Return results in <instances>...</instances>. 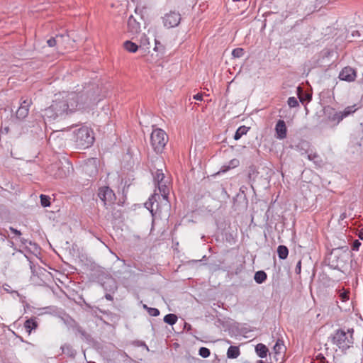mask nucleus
<instances>
[{
    "label": "nucleus",
    "mask_w": 363,
    "mask_h": 363,
    "mask_svg": "<svg viewBox=\"0 0 363 363\" xmlns=\"http://www.w3.org/2000/svg\"><path fill=\"white\" fill-rule=\"evenodd\" d=\"M67 99L57 98L52 104L43 111V117L45 122H52L58 118H62L65 115L77 108H84L96 103L95 99L87 94H77L72 93Z\"/></svg>",
    "instance_id": "nucleus-1"
},
{
    "label": "nucleus",
    "mask_w": 363,
    "mask_h": 363,
    "mask_svg": "<svg viewBox=\"0 0 363 363\" xmlns=\"http://www.w3.org/2000/svg\"><path fill=\"white\" fill-rule=\"evenodd\" d=\"M350 258V254L347 246L335 248L328 257V264L333 269L343 271Z\"/></svg>",
    "instance_id": "nucleus-2"
},
{
    "label": "nucleus",
    "mask_w": 363,
    "mask_h": 363,
    "mask_svg": "<svg viewBox=\"0 0 363 363\" xmlns=\"http://www.w3.org/2000/svg\"><path fill=\"white\" fill-rule=\"evenodd\" d=\"M74 138L76 146L80 150L88 148L94 141L93 130L86 126L81 127L74 131Z\"/></svg>",
    "instance_id": "nucleus-3"
},
{
    "label": "nucleus",
    "mask_w": 363,
    "mask_h": 363,
    "mask_svg": "<svg viewBox=\"0 0 363 363\" xmlns=\"http://www.w3.org/2000/svg\"><path fill=\"white\" fill-rule=\"evenodd\" d=\"M353 329L345 332L343 330H337L333 336V342L342 351L347 350L353 345Z\"/></svg>",
    "instance_id": "nucleus-4"
},
{
    "label": "nucleus",
    "mask_w": 363,
    "mask_h": 363,
    "mask_svg": "<svg viewBox=\"0 0 363 363\" xmlns=\"http://www.w3.org/2000/svg\"><path fill=\"white\" fill-rule=\"evenodd\" d=\"M150 142L154 150L161 153L168 142V136L163 130L157 128L152 132Z\"/></svg>",
    "instance_id": "nucleus-5"
},
{
    "label": "nucleus",
    "mask_w": 363,
    "mask_h": 363,
    "mask_svg": "<svg viewBox=\"0 0 363 363\" xmlns=\"http://www.w3.org/2000/svg\"><path fill=\"white\" fill-rule=\"evenodd\" d=\"M181 14L178 11H170L162 17L164 26L167 28H175L181 21Z\"/></svg>",
    "instance_id": "nucleus-6"
},
{
    "label": "nucleus",
    "mask_w": 363,
    "mask_h": 363,
    "mask_svg": "<svg viewBox=\"0 0 363 363\" xmlns=\"http://www.w3.org/2000/svg\"><path fill=\"white\" fill-rule=\"evenodd\" d=\"M82 172L90 177L98 173L97 161L96 158H89L82 166Z\"/></svg>",
    "instance_id": "nucleus-7"
},
{
    "label": "nucleus",
    "mask_w": 363,
    "mask_h": 363,
    "mask_svg": "<svg viewBox=\"0 0 363 363\" xmlns=\"http://www.w3.org/2000/svg\"><path fill=\"white\" fill-rule=\"evenodd\" d=\"M32 104L31 99H26L22 101L21 103V105L18 110L16 111V118L23 120L26 118L29 112V108L30 105Z\"/></svg>",
    "instance_id": "nucleus-8"
},
{
    "label": "nucleus",
    "mask_w": 363,
    "mask_h": 363,
    "mask_svg": "<svg viewBox=\"0 0 363 363\" xmlns=\"http://www.w3.org/2000/svg\"><path fill=\"white\" fill-rule=\"evenodd\" d=\"M357 77V72L350 67H344L339 74V78L341 80L349 82H354Z\"/></svg>",
    "instance_id": "nucleus-9"
},
{
    "label": "nucleus",
    "mask_w": 363,
    "mask_h": 363,
    "mask_svg": "<svg viewBox=\"0 0 363 363\" xmlns=\"http://www.w3.org/2000/svg\"><path fill=\"white\" fill-rule=\"evenodd\" d=\"M98 196L106 205L107 202H111L114 199L115 195L109 187L103 186L99 189Z\"/></svg>",
    "instance_id": "nucleus-10"
},
{
    "label": "nucleus",
    "mask_w": 363,
    "mask_h": 363,
    "mask_svg": "<svg viewBox=\"0 0 363 363\" xmlns=\"http://www.w3.org/2000/svg\"><path fill=\"white\" fill-rule=\"evenodd\" d=\"M276 137L278 139L283 140L286 138L287 128L285 122L283 120H279L275 126Z\"/></svg>",
    "instance_id": "nucleus-11"
},
{
    "label": "nucleus",
    "mask_w": 363,
    "mask_h": 363,
    "mask_svg": "<svg viewBox=\"0 0 363 363\" xmlns=\"http://www.w3.org/2000/svg\"><path fill=\"white\" fill-rule=\"evenodd\" d=\"M128 31L133 35L140 31V23L133 16H130L128 20Z\"/></svg>",
    "instance_id": "nucleus-12"
},
{
    "label": "nucleus",
    "mask_w": 363,
    "mask_h": 363,
    "mask_svg": "<svg viewBox=\"0 0 363 363\" xmlns=\"http://www.w3.org/2000/svg\"><path fill=\"white\" fill-rule=\"evenodd\" d=\"M307 158L309 160L313 161L314 164L318 167H321L323 164V161L321 157L316 152H307Z\"/></svg>",
    "instance_id": "nucleus-13"
},
{
    "label": "nucleus",
    "mask_w": 363,
    "mask_h": 363,
    "mask_svg": "<svg viewBox=\"0 0 363 363\" xmlns=\"http://www.w3.org/2000/svg\"><path fill=\"white\" fill-rule=\"evenodd\" d=\"M57 38H59L57 43V50H65L67 48L66 43L69 41V37L68 35H57Z\"/></svg>",
    "instance_id": "nucleus-14"
},
{
    "label": "nucleus",
    "mask_w": 363,
    "mask_h": 363,
    "mask_svg": "<svg viewBox=\"0 0 363 363\" xmlns=\"http://www.w3.org/2000/svg\"><path fill=\"white\" fill-rule=\"evenodd\" d=\"M38 325V323L35 318L28 319L24 323V327L28 334H30L33 330H35Z\"/></svg>",
    "instance_id": "nucleus-15"
},
{
    "label": "nucleus",
    "mask_w": 363,
    "mask_h": 363,
    "mask_svg": "<svg viewBox=\"0 0 363 363\" xmlns=\"http://www.w3.org/2000/svg\"><path fill=\"white\" fill-rule=\"evenodd\" d=\"M255 352L259 357L264 358L267 357L269 350L266 345L259 343L255 346Z\"/></svg>",
    "instance_id": "nucleus-16"
},
{
    "label": "nucleus",
    "mask_w": 363,
    "mask_h": 363,
    "mask_svg": "<svg viewBox=\"0 0 363 363\" xmlns=\"http://www.w3.org/2000/svg\"><path fill=\"white\" fill-rule=\"evenodd\" d=\"M240 354L239 347L237 346H230L227 351V357L230 359H235Z\"/></svg>",
    "instance_id": "nucleus-17"
},
{
    "label": "nucleus",
    "mask_w": 363,
    "mask_h": 363,
    "mask_svg": "<svg viewBox=\"0 0 363 363\" xmlns=\"http://www.w3.org/2000/svg\"><path fill=\"white\" fill-rule=\"evenodd\" d=\"M157 186L164 199H167L169 194V188L166 185V182L158 183Z\"/></svg>",
    "instance_id": "nucleus-18"
},
{
    "label": "nucleus",
    "mask_w": 363,
    "mask_h": 363,
    "mask_svg": "<svg viewBox=\"0 0 363 363\" xmlns=\"http://www.w3.org/2000/svg\"><path fill=\"white\" fill-rule=\"evenodd\" d=\"M249 130L250 128L245 125L239 127L234 135V139L235 140H239L242 135H246Z\"/></svg>",
    "instance_id": "nucleus-19"
},
{
    "label": "nucleus",
    "mask_w": 363,
    "mask_h": 363,
    "mask_svg": "<svg viewBox=\"0 0 363 363\" xmlns=\"http://www.w3.org/2000/svg\"><path fill=\"white\" fill-rule=\"evenodd\" d=\"M328 119L330 121L334 122L335 125H337L344 118L340 111H336L333 114H330L328 116Z\"/></svg>",
    "instance_id": "nucleus-20"
},
{
    "label": "nucleus",
    "mask_w": 363,
    "mask_h": 363,
    "mask_svg": "<svg viewBox=\"0 0 363 363\" xmlns=\"http://www.w3.org/2000/svg\"><path fill=\"white\" fill-rule=\"evenodd\" d=\"M277 254L281 259H285L289 255V250L285 245H279L277 248Z\"/></svg>",
    "instance_id": "nucleus-21"
},
{
    "label": "nucleus",
    "mask_w": 363,
    "mask_h": 363,
    "mask_svg": "<svg viewBox=\"0 0 363 363\" xmlns=\"http://www.w3.org/2000/svg\"><path fill=\"white\" fill-rule=\"evenodd\" d=\"M123 46L124 48L130 52H135L139 48L135 43L130 40L124 42Z\"/></svg>",
    "instance_id": "nucleus-22"
},
{
    "label": "nucleus",
    "mask_w": 363,
    "mask_h": 363,
    "mask_svg": "<svg viewBox=\"0 0 363 363\" xmlns=\"http://www.w3.org/2000/svg\"><path fill=\"white\" fill-rule=\"evenodd\" d=\"M267 278V274L264 271H258L255 273L254 279L257 284L263 283Z\"/></svg>",
    "instance_id": "nucleus-23"
},
{
    "label": "nucleus",
    "mask_w": 363,
    "mask_h": 363,
    "mask_svg": "<svg viewBox=\"0 0 363 363\" xmlns=\"http://www.w3.org/2000/svg\"><path fill=\"white\" fill-rule=\"evenodd\" d=\"M357 110V108L356 107V105L353 106H349L346 107L342 111H340L343 118H346L349 116L350 115L352 114Z\"/></svg>",
    "instance_id": "nucleus-24"
},
{
    "label": "nucleus",
    "mask_w": 363,
    "mask_h": 363,
    "mask_svg": "<svg viewBox=\"0 0 363 363\" xmlns=\"http://www.w3.org/2000/svg\"><path fill=\"white\" fill-rule=\"evenodd\" d=\"M164 323L173 325L177 321V316L175 314L169 313L164 317Z\"/></svg>",
    "instance_id": "nucleus-25"
},
{
    "label": "nucleus",
    "mask_w": 363,
    "mask_h": 363,
    "mask_svg": "<svg viewBox=\"0 0 363 363\" xmlns=\"http://www.w3.org/2000/svg\"><path fill=\"white\" fill-rule=\"evenodd\" d=\"M62 352L67 354L69 357H74L75 352L70 345H65L61 347Z\"/></svg>",
    "instance_id": "nucleus-26"
},
{
    "label": "nucleus",
    "mask_w": 363,
    "mask_h": 363,
    "mask_svg": "<svg viewBox=\"0 0 363 363\" xmlns=\"http://www.w3.org/2000/svg\"><path fill=\"white\" fill-rule=\"evenodd\" d=\"M164 175L161 169H157L155 174V181L156 184L164 182Z\"/></svg>",
    "instance_id": "nucleus-27"
},
{
    "label": "nucleus",
    "mask_w": 363,
    "mask_h": 363,
    "mask_svg": "<svg viewBox=\"0 0 363 363\" xmlns=\"http://www.w3.org/2000/svg\"><path fill=\"white\" fill-rule=\"evenodd\" d=\"M143 308L147 310L148 314L151 316H158L160 315V311L157 308H150L147 305H143Z\"/></svg>",
    "instance_id": "nucleus-28"
},
{
    "label": "nucleus",
    "mask_w": 363,
    "mask_h": 363,
    "mask_svg": "<svg viewBox=\"0 0 363 363\" xmlns=\"http://www.w3.org/2000/svg\"><path fill=\"white\" fill-rule=\"evenodd\" d=\"M40 203L43 207H48L50 206V198L48 196L41 194L40 196Z\"/></svg>",
    "instance_id": "nucleus-29"
},
{
    "label": "nucleus",
    "mask_w": 363,
    "mask_h": 363,
    "mask_svg": "<svg viewBox=\"0 0 363 363\" xmlns=\"http://www.w3.org/2000/svg\"><path fill=\"white\" fill-rule=\"evenodd\" d=\"M199 354L203 358H207L210 356L211 352L209 349L202 347L199 349Z\"/></svg>",
    "instance_id": "nucleus-30"
},
{
    "label": "nucleus",
    "mask_w": 363,
    "mask_h": 363,
    "mask_svg": "<svg viewBox=\"0 0 363 363\" xmlns=\"http://www.w3.org/2000/svg\"><path fill=\"white\" fill-rule=\"evenodd\" d=\"M243 55H244V50L240 48H235L232 51V55L234 57H238V58L241 57L243 56Z\"/></svg>",
    "instance_id": "nucleus-31"
},
{
    "label": "nucleus",
    "mask_w": 363,
    "mask_h": 363,
    "mask_svg": "<svg viewBox=\"0 0 363 363\" xmlns=\"http://www.w3.org/2000/svg\"><path fill=\"white\" fill-rule=\"evenodd\" d=\"M287 104L291 108L298 106V102L297 99L294 96L289 97L288 99Z\"/></svg>",
    "instance_id": "nucleus-32"
},
{
    "label": "nucleus",
    "mask_w": 363,
    "mask_h": 363,
    "mask_svg": "<svg viewBox=\"0 0 363 363\" xmlns=\"http://www.w3.org/2000/svg\"><path fill=\"white\" fill-rule=\"evenodd\" d=\"M59 41V38H57L56 36L54 38H50L47 40V44L49 47H57V43Z\"/></svg>",
    "instance_id": "nucleus-33"
},
{
    "label": "nucleus",
    "mask_w": 363,
    "mask_h": 363,
    "mask_svg": "<svg viewBox=\"0 0 363 363\" xmlns=\"http://www.w3.org/2000/svg\"><path fill=\"white\" fill-rule=\"evenodd\" d=\"M284 347V345L282 344V342H280L279 340H278L275 345L274 346V350L276 353H279L281 352V350H282V348Z\"/></svg>",
    "instance_id": "nucleus-34"
},
{
    "label": "nucleus",
    "mask_w": 363,
    "mask_h": 363,
    "mask_svg": "<svg viewBox=\"0 0 363 363\" xmlns=\"http://www.w3.org/2000/svg\"><path fill=\"white\" fill-rule=\"evenodd\" d=\"M340 298L342 301H346L349 299V292L344 291L340 294Z\"/></svg>",
    "instance_id": "nucleus-35"
},
{
    "label": "nucleus",
    "mask_w": 363,
    "mask_h": 363,
    "mask_svg": "<svg viewBox=\"0 0 363 363\" xmlns=\"http://www.w3.org/2000/svg\"><path fill=\"white\" fill-rule=\"evenodd\" d=\"M156 197H159V195L157 194H155L154 195H152L151 196V198L149 199V201L151 203V208H152L151 211H153L152 208H153V205H154V201H156Z\"/></svg>",
    "instance_id": "nucleus-36"
},
{
    "label": "nucleus",
    "mask_w": 363,
    "mask_h": 363,
    "mask_svg": "<svg viewBox=\"0 0 363 363\" xmlns=\"http://www.w3.org/2000/svg\"><path fill=\"white\" fill-rule=\"evenodd\" d=\"M360 245L361 242L358 240H355L352 244V250H358Z\"/></svg>",
    "instance_id": "nucleus-37"
},
{
    "label": "nucleus",
    "mask_w": 363,
    "mask_h": 363,
    "mask_svg": "<svg viewBox=\"0 0 363 363\" xmlns=\"http://www.w3.org/2000/svg\"><path fill=\"white\" fill-rule=\"evenodd\" d=\"M316 359H317V360L319 361V363H327L328 362L326 361L325 357L321 354H318L316 357Z\"/></svg>",
    "instance_id": "nucleus-38"
},
{
    "label": "nucleus",
    "mask_w": 363,
    "mask_h": 363,
    "mask_svg": "<svg viewBox=\"0 0 363 363\" xmlns=\"http://www.w3.org/2000/svg\"><path fill=\"white\" fill-rule=\"evenodd\" d=\"M9 230L11 233H13L14 235L17 236L21 235V231L18 230L17 229L13 228V227H9Z\"/></svg>",
    "instance_id": "nucleus-39"
},
{
    "label": "nucleus",
    "mask_w": 363,
    "mask_h": 363,
    "mask_svg": "<svg viewBox=\"0 0 363 363\" xmlns=\"http://www.w3.org/2000/svg\"><path fill=\"white\" fill-rule=\"evenodd\" d=\"M301 261H298L296 266V268H295V272L296 274H300L301 273Z\"/></svg>",
    "instance_id": "nucleus-40"
},
{
    "label": "nucleus",
    "mask_w": 363,
    "mask_h": 363,
    "mask_svg": "<svg viewBox=\"0 0 363 363\" xmlns=\"http://www.w3.org/2000/svg\"><path fill=\"white\" fill-rule=\"evenodd\" d=\"M230 164L233 167H237L239 164V160L233 159L230 162Z\"/></svg>",
    "instance_id": "nucleus-41"
},
{
    "label": "nucleus",
    "mask_w": 363,
    "mask_h": 363,
    "mask_svg": "<svg viewBox=\"0 0 363 363\" xmlns=\"http://www.w3.org/2000/svg\"><path fill=\"white\" fill-rule=\"evenodd\" d=\"M194 99L197 100V101H202L203 99V95L202 94H197L196 95L194 96Z\"/></svg>",
    "instance_id": "nucleus-42"
},
{
    "label": "nucleus",
    "mask_w": 363,
    "mask_h": 363,
    "mask_svg": "<svg viewBox=\"0 0 363 363\" xmlns=\"http://www.w3.org/2000/svg\"><path fill=\"white\" fill-rule=\"evenodd\" d=\"M21 242L24 245H27L28 243L30 245L32 244L31 241H29L28 240H26L25 238H21Z\"/></svg>",
    "instance_id": "nucleus-43"
},
{
    "label": "nucleus",
    "mask_w": 363,
    "mask_h": 363,
    "mask_svg": "<svg viewBox=\"0 0 363 363\" xmlns=\"http://www.w3.org/2000/svg\"><path fill=\"white\" fill-rule=\"evenodd\" d=\"M105 298H106V299H107L108 301H113V296L110 294H106Z\"/></svg>",
    "instance_id": "nucleus-44"
},
{
    "label": "nucleus",
    "mask_w": 363,
    "mask_h": 363,
    "mask_svg": "<svg viewBox=\"0 0 363 363\" xmlns=\"http://www.w3.org/2000/svg\"><path fill=\"white\" fill-rule=\"evenodd\" d=\"M9 127H5V128H1V133H9Z\"/></svg>",
    "instance_id": "nucleus-45"
},
{
    "label": "nucleus",
    "mask_w": 363,
    "mask_h": 363,
    "mask_svg": "<svg viewBox=\"0 0 363 363\" xmlns=\"http://www.w3.org/2000/svg\"><path fill=\"white\" fill-rule=\"evenodd\" d=\"M191 325L188 324V323H185V328H186L188 330H191Z\"/></svg>",
    "instance_id": "nucleus-46"
},
{
    "label": "nucleus",
    "mask_w": 363,
    "mask_h": 363,
    "mask_svg": "<svg viewBox=\"0 0 363 363\" xmlns=\"http://www.w3.org/2000/svg\"><path fill=\"white\" fill-rule=\"evenodd\" d=\"M111 282L114 285V289H116V283L113 280H111Z\"/></svg>",
    "instance_id": "nucleus-47"
},
{
    "label": "nucleus",
    "mask_w": 363,
    "mask_h": 363,
    "mask_svg": "<svg viewBox=\"0 0 363 363\" xmlns=\"http://www.w3.org/2000/svg\"><path fill=\"white\" fill-rule=\"evenodd\" d=\"M359 238L360 239L363 240V235H362V234H360V235H359Z\"/></svg>",
    "instance_id": "nucleus-48"
},
{
    "label": "nucleus",
    "mask_w": 363,
    "mask_h": 363,
    "mask_svg": "<svg viewBox=\"0 0 363 363\" xmlns=\"http://www.w3.org/2000/svg\"><path fill=\"white\" fill-rule=\"evenodd\" d=\"M257 363H264L262 360H258Z\"/></svg>",
    "instance_id": "nucleus-49"
},
{
    "label": "nucleus",
    "mask_w": 363,
    "mask_h": 363,
    "mask_svg": "<svg viewBox=\"0 0 363 363\" xmlns=\"http://www.w3.org/2000/svg\"><path fill=\"white\" fill-rule=\"evenodd\" d=\"M298 92H301V89L300 87H298Z\"/></svg>",
    "instance_id": "nucleus-50"
},
{
    "label": "nucleus",
    "mask_w": 363,
    "mask_h": 363,
    "mask_svg": "<svg viewBox=\"0 0 363 363\" xmlns=\"http://www.w3.org/2000/svg\"><path fill=\"white\" fill-rule=\"evenodd\" d=\"M19 338H20L21 341L24 342V340H23L22 337H19Z\"/></svg>",
    "instance_id": "nucleus-51"
},
{
    "label": "nucleus",
    "mask_w": 363,
    "mask_h": 363,
    "mask_svg": "<svg viewBox=\"0 0 363 363\" xmlns=\"http://www.w3.org/2000/svg\"><path fill=\"white\" fill-rule=\"evenodd\" d=\"M307 97L308 98V100H311V96H307Z\"/></svg>",
    "instance_id": "nucleus-52"
},
{
    "label": "nucleus",
    "mask_w": 363,
    "mask_h": 363,
    "mask_svg": "<svg viewBox=\"0 0 363 363\" xmlns=\"http://www.w3.org/2000/svg\"><path fill=\"white\" fill-rule=\"evenodd\" d=\"M299 99H300V101H301V102H303V99L301 97H300V96H299Z\"/></svg>",
    "instance_id": "nucleus-53"
}]
</instances>
